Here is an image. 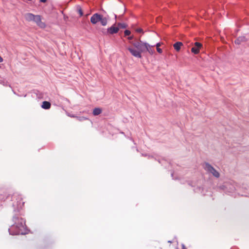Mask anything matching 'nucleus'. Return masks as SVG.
I'll use <instances>...</instances> for the list:
<instances>
[{"label": "nucleus", "instance_id": "dca6fc26", "mask_svg": "<svg viewBox=\"0 0 249 249\" xmlns=\"http://www.w3.org/2000/svg\"><path fill=\"white\" fill-rule=\"evenodd\" d=\"M76 10L80 17H81L83 15L82 9L80 6L78 5L76 7Z\"/></svg>", "mask_w": 249, "mask_h": 249}, {"label": "nucleus", "instance_id": "5701e85b", "mask_svg": "<svg viewBox=\"0 0 249 249\" xmlns=\"http://www.w3.org/2000/svg\"><path fill=\"white\" fill-rule=\"evenodd\" d=\"M182 249H186L184 245H183L182 247Z\"/></svg>", "mask_w": 249, "mask_h": 249}, {"label": "nucleus", "instance_id": "9b49d317", "mask_svg": "<svg viewBox=\"0 0 249 249\" xmlns=\"http://www.w3.org/2000/svg\"><path fill=\"white\" fill-rule=\"evenodd\" d=\"M183 46V44L181 42H177L173 45V47L174 49L177 51L178 52L180 51L181 47Z\"/></svg>", "mask_w": 249, "mask_h": 249}, {"label": "nucleus", "instance_id": "0eeeda50", "mask_svg": "<svg viewBox=\"0 0 249 249\" xmlns=\"http://www.w3.org/2000/svg\"><path fill=\"white\" fill-rule=\"evenodd\" d=\"M202 46V45L200 43L196 42L194 44V46L191 49V52L195 54H197Z\"/></svg>", "mask_w": 249, "mask_h": 249}, {"label": "nucleus", "instance_id": "4be33fe9", "mask_svg": "<svg viewBox=\"0 0 249 249\" xmlns=\"http://www.w3.org/2000/svg\"><path fill=\"white\" fill-rule=\"evenodd\" d=\"M3 61V58L0 56V62H2Z\"/></svg>", "mask_w": 249, "mask_h": 249}, {"label": "nucleus", "instance_id": "6e6552de", "mask_svg": "<svg viewBox=\"0 0 249 249\" xmlns=\"http://www.w3.org/2000/svg\"><path fill=\"white\" fill-rule=\"evenodd\" d=\"M119 31V27L115 26V24H113L110 27L107 29V32L108 34L113 35L116 34Z\"/></svg>", "mask_w": 249, "mask_h": 249}, {"label": "nucleus", "instance_id": "f03ea898", "mask_svg": "<svg viewBox=\"0 0 249 249\" xmlns=\"http://www.w3.org/2000/svg\"><path fill=\"white\" fill-rule=\"evenodd\" d=\"M108 18L104 17L103 15L98 13L94 14L90 18V22L93 24H96L98 22H100L101 24L105 26L107 25Z\"/></svg>", "mask_w": 249, "mask_h": 249}, {"label": "nucleus", "instance_id": "7ed1b4c3", "mask_svg": "<svg viewBox=\"0 0 249 249\" xmlns=\"http://www.w3.org/2000/svg\"><path fill=\"white\" fill-rule=\"evenodd\" d=\"M12 201H14L13 206L17 210L22 209L24 206V202H22L21 196L18 194H15L12 196Z\"/></svg>", "mask_w": 249, "mask_h": 249}, {"label": "nucleus", "instance_id": "4468645a", "mask_svg": "<svg viewBox=\"0 0 249 249\" xmlns=\"http://www.w3.org/2000/svg\"><path fill=\"white\" fill-rule=\"evenodd\" d=\"M117 27H119V29H124L126 28L127 25L124 23H118L117 24Z\"/></svg>", "mask_w": 249, "mask_h": 249}, {"label": "nucleus", "instance_id": "412c9836", "mask_svg": "<svg viewBox=\"0 0 249 249\" xmlns=\"http://www.w3.org/2000/svg\"><path fill=\"white\" fill-rule=\"evenodd\" d=\"M40 1L41 2L45 3L47 1V0H40Z\"/></svg>", "mask_w": 249, "mask_h": 249}, {"label": "nucleus", "instance_id": "9d476101", "mask_svg": "<svg viewBox=\"0 0 249 249\" xmlns=\"http://www.w3.org/2000/svg\"><path fill=\"white\" fill-rule=\"evenodd\" d=\"M246 38L244 36H241L238 37L235 41L234 42L237 44H240L242 42H245Z\"/></svg>", "mask_w": 249, "mask_h": 249}, {"label": "nucleus", "instance_id": "20e7f679", "mask_svg": "<svg viewBox=\"0 0 249 249\" xmlns=\"http://www.w3.org/2000/svg\"><path fill=\"white\" fill-rule=\"evenodd\" d=\"M14 220L15 221V225H13L11 229L10 230V232H12V230L15 227H17L18 230L15 232L16 234H19L21 233L20 231L22 228H24V226L25 224V222L24 220L22 218H19L18 217H15Z\"/></svg>", "mask_w": 249, "mask_h": 249}, {"label": "nucleus", "instance_id": "6ab92c4d", "mask_svg": "<svg viewBox=\"0 0 249 249\" xmlns=\"http://www.w3.org/2000/svg\"><path fill=\"white\" fill-rule=\"evenodd\" d=\"M136 31L138 33H142V30L141 28H138L136 30Z\"/></svg>", "mask_w": 249, "mask_h": 249}, {"label": "nucleus", "instance_id": "aec40b11", "mask_svg": "<svg viewBox=\"0 0 249 249\" xmlns=\"http://www.w3.org/2000/svg\"><path fill=\"white\" fill-rule=\"evenodd\" d=\"M133 38V36H130L128 37V39H129V40H131Z\"/></svg>", "mask_w": 249, "mask_h": 249}, {"label": "nucleus", "instance_id": "f257e3e1", "mask_svg": "<svg viewBox=\"0 0 249 249\" xmlns=\"http://www.w3.org/2000/svg\"><path fill=\"white\" fill-rule=\"evenodd\" d=\"M134 47H128V50L132 55L138 58H141L142 53L148 52L150 54H153L155 53L153 47L155 45H150L148 43L144 42L141 40L132 43Z\"/></svg>", "mask_w": 249, "mask_h": 249}, {"label": "nucleus", "instance_id": "f3484780", "mask_svg": "<svg viewBox=\"0 0 249 249\" xmlns=\"http://www.w3.org/2000/svg\"><path fill=\"white\" fill-rule=\"evenodd\" d=\"M76 118L80 121H82L88 120V119L87 118L85 117H76Z\"/></svg>", "mask_w": 249, "mask_h": 249}, {"label": "nucleus", "instance_id": "423d86ee", "mask_svg": "<svg viewBox=\"0 0 249 249\" xmlns=\"http://www.w3.org/2000/svg\"><path fill=\"white\" fill-rule=\"evenodd\" d=\"M34 21L36 22L38 26L41 28H44L46 27V24L41 21V16L39 15L36 16V18Z\"/></svg>", "mask_w": 249, "mask_h": 249}, {"label": "nucleus", "instance_id": "39448f33", "mask_svg": "<svg viewBox=\"0 0 249 249\" xmlns=\"http://www.w3.org/2000/svg\"><path fill=\"white\" fill-rule=\"evenodd\" d=\"M204 169L208 172L212 173L215 177L217 178L219 177V173L210 164L208 163H205Z\"/></svg>", "mask_w": 249, "mask_h": 249}, {"label": "nucleus", "instance_id": "a211bd4d", "mask_svg": "<svg viewBox=\"0 0 249 249\" xmlns=\"http://www.w3.org/2000/svg\"><path fill=\"white\" fill-rule=\"evenodd\" d=\"M124 36H128L131 34V32L129 30H126L124 32Z\"/></svg>", "mask_w": 249, "mask_h": 249}, {"label": "nucleus", "instance_id": "1a4fd4ad", "mask_svg": "<svg viewBox=\"0 0 249 249\" xmlns=\"http://www.w3.org/2000/svg\"><path fill=\"white\" fill-rule=\"evenodd\" d=\"M36 16L32 13H27L24 15L25 19L27 21H34Z\"/></svg>", "mask_w": 249, "mask_h": 249}, {"label": "nucleus", "instance_id": "f8f14e48", "mask_svg": "<svg viewBox=\"0 0 249 249\" xmlns=\"http://www.w3.org/2000/svg\"><path fill=\"white\" fill-rule=\"evenodd\" d=\"M41 107L46 109H48L51 107V103L48 101H44L42 103Z\"/></svg>", "mask_w": 249, "mask_h": 249}, {"label": "nucleus", "instance_id": "2eb2a0df", "mask_svg": "<svg viewBox=\"0 0 249 249\" xmlns=\"http://www.w3.org/2000/svg\"><path fill=\"white\" fill-rule=\"evenodd\" d=\"M161 43L159 42L157 43L156 45L157 51L160 53H162V50L160 48V46H161Z\"/></svg>", "mask_w": 249, "mask_h": 249}, {"label": "nucleus", "instance_id": "ddd939ff", "mask_svg": "<svg viewBox=\"0 0 249 249\" xmlns=\"http://www.w3.org/2000/svg\"><path fill=\"white\" fill-rule=\"evenodd\" d=\"M102 112V109L101 108H95L93 110V114L94 116H97L100 114Z\"/></svg>", "mask_w": 249, "mask_h": 249}]
</instances>
